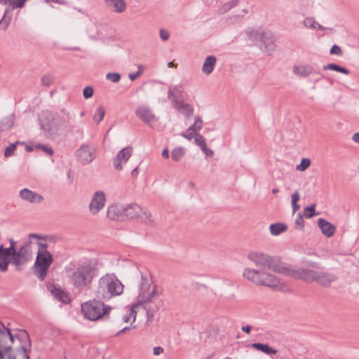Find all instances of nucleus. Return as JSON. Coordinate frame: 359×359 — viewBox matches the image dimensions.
<instances>
[{
	"instance_id": "obj_53",
	"label": "nucleus",
	"mask_w": 359,
	"mask_h": 359,
	"mask_svg": "<svg viewBox=\"0 0 359 359\" xmlns=\"http://www.w3.org/2000/svg\"><path fill=\"white\" fill-rule=\"evenodd\" d=\"M8 241L10 243V246L8 248H6L8 252H11L12 254L15 253L16 251V242L13 238H9Z\"/></svg>"
},
{
	"instance_id": "obj_30",
	"label": "nucleus",
	"mask_w": 359,
	"mask_h": 359,
	"mask_svg": "<svg viewBox=\"0 0 359 359\" xmlns=\"http://www.w3.org/2000/svg\"><path fill=\"white\" fill-rule=\"evenodd\" d=\"M287 229V226L281 222H277L271 224L269 226V231L271 235L278 236L280 233L285 232Z\"/></svg>"
},
{
	"instance_id": "obj_9",
	"label": "nucleus",
	"mask_w": 359,
	"mask_h": 359,
	"mask_svg": "<svg viewBox=\"0 0 359 359\" xmlns=\"http://www.w3.org/2000/svg\"><path fill=\"white\" fill-rule=\"evenodd\" d=\"M27 0H0V4L6 6L4 15L0 20V29L6 31L11 22L13 11L22 8L25 6Z\"/></svg>"
},
{
	"instance_id": "obj_20",
	"label": "nucleus",
	"mask_w": 359,
	"mask_h": 359,
	"mask_svg": "<svg viewBox=\"0 0 359 359\" xmlns=\"http://www.w3.org/2000/svg\"><path fill=\"white\" fill-rule=\"evenodd\" d=\"M203 127V121L200 116L195 118V121L186 131L182 134V136L184 138L191 140L194 137L198 134L197 132L199 131Z\"/></svg>"
},
{
	"instance_id": "obj_4",
	"label": "nucleus",
	"mask_w": 359,
	"mask_h": 359,
	"mask_svg": "<svg viewBox=\"0 0 359 359\" xmlns=\"http://www.w3.org/2000/svg\"><path fill=\"white\" fill-rule=\"evenodd\" d=\"M248 257L257 266L271 269L281 274L285 272V264H282L278 259L264 253L252 252L248 254Z\"/></svg>"
},
{
	"instance_id": "obj_47",
	"label": "nucleus",
	"mask_w": 359,
	"mask_h": 359,
	"mask_svg": "<svg viewBox=\"0 0 359 359\" xmlns=\"http://www.w3.org/2000/svg\"><path fill=\"white\" fill-rule=\"evenodd\" d=\"M94 94V89L92 86H86L83 90V96L85 99L91 98Z\"/></svg>"
},
{
	"instance_id": "obj_5",
	"label": "nucleus",
	"mask_w": 359,
	"mask_h": 359,
	"mask_svg": "<svg viewBox=\"0 0 359 359\" xmlns=\"http://www.w3.org/2000/svg\"><path fill=\"white\" fill-rule=\"evenodd\" d=\"M39 121L40 128L44 133L46 137L53 138L58 135L59 122L61 119L57 114L51 111H42Z\"/></svg>"
},
{
	"instance_id": "obj_22",
	"label": "nucleus",
	"mask_w": 359,
	"mask_h": 359,
	"mask_svg": "<svg viewBox=\"0 0 359 359\" xmlns=\"http://www.w3.org/2000/svg\"><path fill=\"white\" fill-rule=\"evenodd\" d=\"M337 280V276L336 275L331 273L318 271L315 282L326 287Z\"/></svg>"
},
{
	"instance_id": "obj_11",
	"label": "nucleus",
	"mask_w": 359,
	"mask_h": 359,
	"mask_svg": "<svg viewBox=\"0 0 359 359\" xmlns=\"http://www.w3.org/2000/svg\"><path fill=\"white\" fill-rule=\"evenodd\" d=\"M31 255L30 241L16 250L15 253H13V265L16 266L17 270H20V266L25 265L29 260Z\"/></svg>"
},
{
	"instance_id": "obj_12",
	"label": "nucleus",
	"mask_w": 359,
	"mask_h": 359,
	"mask_svg": "<svg viewBox=\"0 0 359 359\" xmlns=\"http://www.w3.org/2000/svg\"><path fill=\"white\" fill-rule=\"evenodd\" d=\"M47 288L57 301L65 304L71 302L69 292L62 289L60 285L48 283L47 284Z\"/></svg>"
},
{
	"instance_id": "obj_34",
	"label": "nucleus",
	"mask_w": 359,
	"mask_h": 359,
	"mask_svg": "<svg viewBox=\"0 0 359 359\" xmlns=\"http://www.w3.org/2000/svg\"><path fill=\"white\" fill-rule=\"evenodd\" d=\"M152 304L153 303L140 304V306H142L144 309L146 310L147 322L152 320L154 313L158 310V307L157 306H152Z\"/></svg>"
},
{
	"instance_id": "obj_52",
	"label": "nucleus",
	"mask_w": 359,
	"mask_h": 359,
	"mask_svg": "<svg viewBox=\"0 0 359 359\" xmlns=\"http://www.w3.org/2000/svg\"><path fill=\"white\" fill-rule=\"evenodd\" d=\"M37 245H38V252H41L43 254L50 253L49 251L47 250V248L48 246L46 243L38 242Z\"/></svg>"
},
{
	"instance_id": "obj_63",
	"label": "nucleus",
	"mask_w": 359,
	"mask_h": 359,
	"mask_svg": "<svg viewBox=\"0 0 359 359\" xmlns=\"http://www.w3.org/2000/svg\"><path fill=\"white\" fill-rule=\"evenodd\" d=\"M241 330L243 332H245V333L250 334V331L252 330V327L250 325H245V326H243Z\"/></svg>"
},
{
	"instance_id": "obj_49",
	"label": "nucleus",
	"mask_w": 359,
	"mask_h": 359,
	"mask_svg": "<svg viewBox=\"0 0 359 359\" xmlns=\"http://www.w3.org/2000/svg\"><path fill=\"white\" fill-rule=\"evenodd\" d=\"M316 24H317V22L312 17L306 18L304 20V25L308 28L316 29Z\"/></svg>"
},
{
	"instance_id": "obj_35",
	"label": "nucleus",
	"mask_w": 359,
	"mask_h": 359,
	"mask_svg": "<svg viewBox=\"0 0 359 359\" xmlns=\"http://www.w3.org/2000/svg\"><path fill=\"white\" fill-rule=\"evenodd\" d=\"M313 68L309 66L294 67L293 72L299 76L306 77L312 73Z\"/></svg>"
},
{
	"instance_id": "obj_62",
	"label": "nucleus",
	"mask_w": 359,
	"mask_h": 359,
	"mask_svg": "<svg viewBox=\"0 0 359 359\" xmlns=\"http://www.w3.org/2000/svg\"><path fill=\"white\" fill-rule=\"evenodd\" d=\"M300 196L297 191H294V193L292 195V201L291 203H297L299 200Z\"/></svg>"
},
{
	"instance_id": "obj_10",
	"label": "nucleus",
	"mask_w": 359,
	"mask_h": 359,
	"mask_svg": "<svg viewBox=\"0 0 359 359\" xmlns=\"http://www.w3.org/2000/svg\"><path fill=\"white\" fill-rule=\"evenodd\" d=\"M318 272V271H315L311 269L302 268L297 270L291 266L285 264L283 275L290 276L296 279H302L306 282H315Z\"/></svg>"
},
{
	"instance_id": "obj_54",
	"label": "nucleus",
	"mask_w": 359,
	"mask_h": 359,
	"mask_svg": "<svg viewBox=\"0 0 359 359\" xmlns=\"http://www.w3.org/2000/svg\"><path fill=\"white\" fill-rule=\"evenodd\" d=\"M18 351H21L22 359H30L28 353L29 351L24 346H21L18 349Z\"/></svg>"
},
{
	"instance_id": "obj_24",
	"label": "nucleus",
	"mask_w": 359,
	"mask_h": 359,
	"mask_svg": "<svg viewBox=\"0 0 359 359\" xmlns=\"http://www.w3.org/2000/svg\"><path fill=\"white\" fill-rule=\"evenodd\" d=\"M76 156L83 164H87L93 161L92 153L88 146H81L76 151Z\"/></svg>"
},
{
	"instance_id": "obj_59",
	"label": "nucleus",
	"mask_w": 359,
	"mask_h": 359,
	"mask_svg": "<svg viewBox=\"0 0 359 359\" xmlns=\"http://www.w3.org/2000/svg\"><path fill=\"white\" fill-rule=\"evenodd\" d=\"M29 238H36L39 240H46V236H43L36 234V233H30L29 235Z\"/></svg>"
},
{
	"instance_id": "obj_28",
	"label": "nucleus",
	"mask_w": 359,
	"mask_h": 359,
	"mask_svg": "<svg viewBox=\"0 0 359 359\" xmlns=\"http://www.w3.org/2000/svg\"><path fill=\"white\" fill-rule=\"evenodd\" d=\"M14 114H10L0 121V132L6 131L10 130L15 122Z\"/></svg>"
},
{
	"instance_id": "obj_21",
	"label": "nucleus",
	"mask_w": 359,
	"mask_h": 359,
	"mask_svg": "<svg viewBox=\"0 0 359 359\" xmlns=\"http://www.w3.org/2000/svg\"><path fill=\"white\" fill-rule=\"evenodd\" d=\"M138 221L147 226L151 227H156L157 226V221L153 214L147 208L142 209V212L140 215Z\"/></svg>"
},
{
	"instance_id": "obj_38",
	"label": "nucleus",
	"mask_w": 359,
	"mask_h": 359,
	"mask_svg": "<svg viewBox=\"0 0 359 359\" xmlns=\"http://www.w3.org/2000/svg\"><path fill=\"white\" fill-rule=\"evenodd\" d=\"M105 113H106V111H105V109H104V106L100 105L97 108V109L93 115V120L95 122H97V123H100L103 120Z\"/></svg>"
},
{
	"instance_id": "obj_2",
	"label": "nucleus",
	"mask_w": 359,
	"mask_h": 359,
	"mask_svg": "<svg viewBox=\"0 0 359 359\" xmlns=\"http://www.w3.org/2000/svg\"><path fill=\"white\" fill-rule=\"evenodd\" d=\"M102 299H90L81 304V312L85 318L96 321L108 318L111 306L104 304Z\"/></svg>"
},
{
	"instance_id": "obj_40",
	"label": "nucleus",
	"mask_w": 359,
	"mask_h": 359,
	"mask_svg": "<svg viewBox=\"0 0 359 359\" xmlns=\"http://www.w3.org/2000/svg\"><path fill=\"white\" fill-rule=\"evenodd\" d=\"M184 155V151L182 147L175 148L171 152L172 159L175 161H179Z\"/></svg>"
},
{
	"instance_id": "obj_57",
	"label": "nucleus",
	"mask_w": 359,
	"mask_h": 359,
	"mask_svg": "<svg viewBox=\"0 0 359 359\" xmlns=\"http://www.w3.org/2000/svg\"><path fill=\"white\" fill-rule=\"evenodd\" d=\"M201 149L207 156H212L214 154L213 151L208 149L206 144L205 148L201 147Z\"/></svg>"
},
{
	"instance_id": "obj_55",
	"label": "nucleus",
	"mask_w": 359,
	"mask_h": 359,
	"mask_svg": "<svg viewBox=\"0 0 359 359\" xmlns=\"http://www.w3.org/2000/svg\"><path fill=\"white\" fill-rule=\"evenodd\" d=\"M181 109H184L187 113V116L191 115L194 112V109L191 107V106L189 104L184 103L181 104Z\"/></svg>"
},
{
	"instance_id": "obj_8",
	"label": "nucleus",
	"mask_w": 359,
	"mask_h": 359,
	"mask_svg": "<svg viewBox=\"0 0 359 359\" xmlns=\"http://www.w3.org/2000/svg\"><path fill=\"white\" fill-rule=\"evenodd\" d=\"M53 262L51 253L43 254L37 252L33 266V273L41 281H43L48 274V269Z\"/></svg>"
},
{
	"instance_id": "obj_17",
	"label": "nucleus",
	"mask_w": 359,
	"mask_h": 359,
	"mask_svg": "<svg viewBox=\"0 0 359 359\" xmlns=\"http://www.w3.org/2000/svg\"><path fill=\"white\" fill-rule=\"evenodd\" d=\"M107 217L114 221H118L124 217V205L114 203L107 208Z\"/></svg>"
},
{
	"instance_id": "obj_25",
	"label": "nucleus",
	"mask_w": 359,
	"mask_h": 359,
	"mask_svg": "<svg viewBox=\"0 0 359 359\" xmlns=\"http://www.w3.org/2000/svg\"><path fill=\"white\" fill-rule=\"evenodd\" d=\"M20 197L30 203H41L43 198L41 195L33 192L28 189H23L20 191Z\"/></svg>"
},
{
	"instance_id": "obj_15",
	"label": "nucleus",
	"mask_w": 359,
	"mask_h": 359,
	"mask_svg": "<svg viewBox=\"0 0 359 359\" xmlns=\"http://www.w3.org/2000/svg\"><path fill=\"white\" fill-rule=\"evenodd\" d=\"M133 154V147L131 146L126 147L120 150L116 157L114 158V166L117 170H122V163H126Z\"/></svg>"
},
{
	"instance_id": "obj_50",
	"label": "nucleus",
	"mask_w": 359,
	"mask_h": 359,
	"mask_svg": "<svg viewBox=\"0 0 359 359\" xmlns=\"http://www.w3.org/2000/svg\"><path fill=\"white\" fill-rule=\"evenodd\" d=\"M342 53H343V51H342L341 47L337 44L333 45L330 50V55H341Z\"/></svg>"
},
{
	"instance_id": "obj_13",
	"label": "nucleus",
	"mask_w": 359,
	"mask_h": 359,
	"mask_svg": "<svg viewBox=\"0 0 359 359\" xmlns=\"http://www.w3.org/2000/svg\"><path fill=\"white\" fill-rule=\"evenodd\" d=\"M135 114L139 119L147 125L157 120L155 114L147 105H140L137 107Z\"/></svg>"
},
{
	"instance_id": "obj_45",
	"label": "nucleus",
	"mask_w": 359,
	"mask_h": 359,
	"mask_svg": "<svg viewBox=\"0 0 359 359\" xmlns=\"http://www.w3.org/2000/svg\"><path fill=\"white\" fill-rule=\"evenodd\" d=\"M194 142L198 147L205 148V139L201 134H196L194 137Z\"/></svg>"
},
{
	"instance_id": "obj_46",
	"label": "nucleus",
	"mask_w": 359,
	"mask_h": 359,
	"mask_svg": "<svg viewBox=\"0 0 359 359\" xmlns=\"http://www.w3.org/2000/svg\"><path fill=\"white\" fill-rule=\"evenodd\" d=\"M54 81V78L50 74L43 75L41 78V83L44 86H50Z\"/></svg>"
},
{
	"instance_id": "obj_37",
	"label": "nucleus",
	"mask_w": 359,
	"mask_h": 359,
	"mask_svg": "<svg viewBox=\"0 0 359 359\" xmlns=\"http://www.w3.org/2000/svg\"><path fill=\"white\" fill-rule=\"evenodd\" d=\"M239 4L238 0H232L227 3H225L224 5H222L219 9L218 13L219 14H224L229 11H230L231 8L236 7Z\"/></svg>"
},
{
	"instance_id": "obj_58",
	"label": "nucleus",
	"mask_w": 359,
	"mask_h": 359,
	"mask_svg": "<svg viewBox=\"0 0 359 359\" xmlns=\"http://www.w3.org/2000/svg\"><path fill=\"white\" fill-rule=\"evenodd\" d=\"M174 104L176 109H181V104H184L182 97L181 98H177V102H172Z\"/></svg>"
},
{
	"instance_id": "obj_56",
	"label": "nucleus",
	"mask_w": 359,
	"mask_h": 359,
	"mask_svg": "<svg viewBox=\"0 0 359 359\" xmlns=\"http://www.w3.org/2000/svg\"><path fill=\"white\" fill-rule=\"evenodd\" d=\"M160 37L163 41H167L170 37L169 32L164 29H161L159 32Z\"/></svg>"
},
{
	"instance_id": "obj_31",
	"label": "nucleus",
	"mask_w": 359,
	"mask_h": 359,
	"mask_svg": "<svg viewBox=\"0 0 359 359\" xmlns=\"http://www.w3.org/2000/svg\"><path fill=\"white\" fill-rule=\"evenodd\" d=\"M182 97V88L180 86H175L170 88L168 92V98L172 102H177V98Z\"/></svg>"
},
{
	"instance_id": "obj_19",
	"label": "nucleus",
	"mask_w": 359,
	"mask_h": 359,
	"mask_svg": "<svg viewBox=\"0 0 359 359\" xmlns=\"http://www.w3.org/2000/svg\"><path fill=\"white\" fill-rule=\"evenodd\" d=\"M318 225L322 233L327 238L332 237L335 233L336 226L324 218L318 219Z\"/></svg>"
},
{
	"instance_id": "obj_36",
	"label": "nucleus",
	"mask_w": 359,
	"mask_h": 359,
	"mask_svg": "<svg viewBox=\"0 0 359 359\" xmlns=\"http://www.w3.org/2000/svg\"><path fill=\"white\" fill-rule=\"evenodd\" d=\"M25 144V142L16 141L13 143H11L8 147L5 148L4 150V156L6 158H8L13 156L15 154V151L17 149V147L18 145Z\"/></svg>"
},
{
	"instance_id": "obj_7",
	"label": "nucleus",
	"mask_w": 359,
	"mask_h": 359,
	"mask_svg": "<svg viewBox=\"0 0 359 359\" xmlns=\"http://www.w3.org/2000/svg\"><path fill=\"white\" fill-rule=\"evenodd\" d=\"M93 269L90 263H84L80 265L72 275L73 285L77 288L88 286L94 278Z\"/></svg>"
},
{
	"instance_id": "obj_26",
	"label": "nucleus",
	"mask_w": 359,
	"mask_h": 359,
	"mask_svg": "<svg viewBox=\"0 0 359 359\" xmlns=\"http://www.w3.org/2000/svg\"><path fill=\"white\" fill-rule=\"evenodd\" d=\"M105 3L112 11L118 13L124 12L127 7L125 0H105Z\"/></svg>"
},
{
	"instance_id": "obj_61",
	"label": "nucleus",
	"mask_w": 359,
	"mask_h": 359,
	"mask_svg": "<svg viewBox=\"0 0 359 359\" xmlns=\"http://www.w3.org/2000/svg\"><path fill=\"white\" fill-rule=\"evenodd\" d=\"M163 352V348L161 346H156L153 349V353L155 355H158Z\"/></svg>"
},
{
	"instance_id": "obj_16",
	"label": "nucleus",
	"mask_w": 359,
	"mask_h": 359,
	"mask_svg": "<svg viewBox=\"0 0 359 359\" xmlns=\"http://www.w3.org/2000/svg\"><path fill=\"white\" fill-rule=\"evenodd\" d=\"M13 254L6 249L3 244L0 245V272L8 271L9 264H13Z\"/></svg>"
},
{
	"instance_id": "obj_41",
	"label": "nucleus",
	"mask_w": 359,
	"mask_h": 359,
	"mask_svg": "<svg viewBox=\"0 0 359 359\" xmlns=\"http://www.w3.org/2000/svg\"><path fill=\"white\" fill-rule=\"evenodd\" d=\"M106 79L113 83H118L121 79V75L118 72H109L107 74Z\"/></svg>"
},
{
	"instance_id": "obj_44",
	"label": "nucleus",
	"mask_w": 359,
	"mask_h": 359,
	"mask_svg": "<svg viewBox=\"0 0 359 359\" xmlns=\"http://www.w3.org/2000/svg\"><path fill=\"white\" fill-rule=\"evenodd\" d=\"M311 165V160L307 158H304L302 159L300 164L297 166V170L300 171H304L307 169Z\"/></svg>"
},
{
	"instance_id": "obj_51",
	"label": "nucleus",
	"mask_w": 359,
	"mask_h": 359,
	"mask_svg": "<svg viewBox=\"0 0 359 359\" xmlns=\"http://www.w3.org/2000/svg\"><path fill=\"white\" fill-rule=\"evenodd\" d=\"M138 69H139V70L137 72L129 74L128 77H129V79L131 81L136 80L139 76H140L142 75V65H139L138 66Z\"/></svg>"
},
{
	"instance_id": "obj_27",
	"label": "nucleus",
	"mask_w": 359,
	"mask_h": 359,
	"mask_svg": "<svg viewBox=\"0 0 359 359\" xmlns=\"http://www.w3.org/2000/svg\"><path fill=\"white\" fill-rule=\"evenodd\" d=\"M216 63L217 58L215 55H208L206 57L202 67L203 72L206 75L210 74L213 72Z\"/></svg>"
},
{
	"instance_id": "obj_43",
	"label": "nucleus",
	"mask_w": 359,
	"mask_h": 359,
	"mask_svg": "<svg viewBox=\"0 0 359 359\" xmlns=\"http://www.w3.org/2000/svg\"><path fill=\"white\" fill-rule=\"evenodd\" d=\"M294 225V228L296 229L302 230L304 228V221L303 216L300 212L297 215L295 219Z\"/></svg>"
},
{
	"instance_id": "obj_23",
	"label": "nucleus",
	"mask_w": 359,
	"mask_h": 359,
	"mask_svg": "<svg viewBox=\"0 0 359 359\" xmlns=\"http://www.w3.org/2000/svg\"><path fill=\"white\" fill-rule=\"evenodd\" d=\"M260 43L264 46V50L269 53V54H271V52L274 51L276 47L275 40L272 34L266 32H264L262 35Z\"/></svg>"
},
{
	"instance_id": "obj_39",
	"label": "nucleus",
	"mask_w": 359,
	"mask_h": 359,
	"mask_svg": "<svg viewBox=\"0 0 359 359\" xmlns=\"http://www.w3.org/2000/svg\"><path fill=\"white\" fill-rule=\"evenodd\" d=\"M138 306H135V304L128 310V313L123 316V320L124 323H128L130 320L133 318V323L135 322L136 318L137 312L135 310V307Z\"/></svg>"
},
{
	"instance_id": "obj_18",
	"label": "nucleus",
	"mask_w": 359,
	"mask_h": 359,
	"mask_svg": "<svg viewBox=\"0 0 359 359\" xmlns=\"http://www.w3.org/2000/svg\"><path fill=\"white\" fill-rule=\"evenodd\" d=\"M142 208L136 203H128L124 205V217L128 219H139Z\"/></svg>"
},
{
	"instance_id": "obj_14",
	"label": "nucleus",
	"mask_w": 359,
	"mask_h": 359,
	"mask_svg": "<svg viewBox=\"0 0 359 359\" xmlns=\"http://www.w3.org/2000/svg\"><path fill=\"white\" fill-rule=\"evenodd\" d=\"M105 201L106 198L104 193L101 191H96L89 204V210L90 212L93 215L97 214L104 208Z\"/></svg>"
},
{
	"instance_id": "obj_32",
	"label": "nucleus",
	"mask_w": 359,
	"mask_h": 359,
	"mask_svg": "<svg viewBox=\"0 0 359 359\" xmlns=\"http://www.w3.org/2000/svg\"><path fill=\"white\" fill-rule=\"evenodd\" d=\"M252 347L268 355L276 354L277 353L276 349L271 348L267 344L253 343Z\"/></svg>"
},
{
	"instance_id": "obj_64",
	"label": "nucleus",
	"mask_w": 359,
	"mask_h": 359,
	"mask_svg": "<svg viewBox=\"0 0 359 359\" xmlns=\"http://www.w3.org/2000/svg\"><path fill=\"white\" fill-rule=\"evenodd\" d=\"M352 140L356 143H359V132L355 133L352 136Z\"/></svg>"
},
{
	"instance_id": "obj_42",
	"label": "nucleus",
	"mask_w": 359,
	"mask_h": 359,
	"mask_svg": "<svg viewBox=\"0 0 359 359\" xmlns=\"http://www.w3.org/2000/svg\"><path fill=\"white\" fill-rule=\"evenodd\" d=\"M316 205L311 204V205L306 207L304 210V215L306 218H311L316 215Z\"/></svg>"
},
{
	"instance_id": "obj_3",
	"label": "nucleus",
	"mask_w": 359,
	"mask_h": 359,
	"mask_svg": "<svg viewBox=\"0 0 359 359\" xmlns=\"http://www.w3.org/2000/svg\"><path fill=\"white\" fill-rule=\"evenodd\" d=\"M243 276L257 285L276 288L280 284L278 279L273 275L257 269L246 268L243 272Z\"/></svg>"
},
{
	"instance_id": "obj_1",
	"label": "nucleus",
	"mask_w": 359,
	"mask_h": 359,
	"mask_svg": "<svg viewBox=\"0 0 359 359\" xmlns=\"http://www.w3.org/2000/svg\"><path fill=\"white\" fill-rule=\"evenodd\" d=\"M123 285L114 274H106L98 280L97 287L95 291L96 298L108 301L112 297L123 293Z\"/></svg>"
},
{
	"instance_id": "obj_33",
	"label": "nucleus",
	"mask_w": 359,
	"mask_h": 359,
	"mask_svg": "<svg viewBox=\"0 0 359 359\" xmlns=\"http://www.w3.org/2000/svg\"><path fill=\"white\" fill-rule=\"evenodd\" d=\"M323 70L335 71L345 75H348L350 74L349 69L335 63H330L328 65H324L323 67Z\"/></svg>"
},
{
	"instance_id": "obj_60",
	"label": "nucleus",
	"mask_w": 359,
	"mask_h": 359,
	"mask_svg": "<svg viewBox=\"0 0 359 359\" xmlns=\"http://www.w3.org/2000/svg\"><path fill=\"white\" fill-rule=\"evenodd\" d=\"M21 338H26L29 341V345L31 346V341L29 339V336L28 332L26 330H21L20 333V339Z\"/></svg>"
},
{
	"instance_id": "obj_29",
	"label": "nucleus",
	"mask_w": 359,
	"mask_h": 359,
	"mask_svg": "<svg viewBox=\"0 0 359 359\" xmlns=\"http://www.w3.org/2000/svg\"><path fill=\"white\" fill-rule=\"evenodd\" d=\"M264 32L252 28H248L245 30L247 36L255 44L260 43Z\"/></svg>"
},
{
	"instance_id": "obj_6",
	"label": "nucleus",
	"mask_w": 359,
	"mask_h": 359,
	"mask_svg": "<svg viewBox=\"0 0 359 359\" xmlns=\"http://www.w3.org/2000/svg\"><path fill=\"white\" fill-rule=\"evenodd\" d=\"M158 297L159 293L157 291V286L154 285L151 287L149 278L142 273L141 282L139 285V294L135 306H140V304L154 303Z\"/></svg>"
},
{
	"instance_id": "obj_48",
	"label": "nucleus",
	"mask_w": 359,
	"mask_h": 359,
	"mask_svg": "<svg viewBox=\"0 0 359 359\" xmlns=\"http://www.w3.org/2000/svg\"><path fill=\"white\" fill-rule=\"evenodd\" d=\"M35 147L36 149H41L49 156H52L54 153L53 149L50 147L46 144H38L35 146Z\"/></svg>"
}]
</instances>
